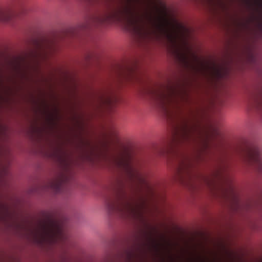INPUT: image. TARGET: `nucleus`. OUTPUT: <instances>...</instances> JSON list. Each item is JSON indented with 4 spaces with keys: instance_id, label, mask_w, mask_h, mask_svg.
<instances>
[{
    "instance_id": "f257e3e1",
    "label": "nucleus",
    "mask_w": 262,
    "mask_h": 262,
    "mask_svg": "<svg viewBox=\"0 0 262 262\" xmlns=\"http://www.w3.org/2000/svg\"><path fill=\"white\" fill-rule=\"evenodd\" d=\"M112 15L137 36H165L171 42L176 41V35L160 19L154 17L147 9L142 10L130 2L117 8Z\"/></svg>"
},
{
    "instance_id": "f03ea898",
    "label": "nucleus",
    "mask_w": 262,
    "mask_h": 262,
    "mask_svg": "<svg viewBox=\"0 0 262 262\" xmlns=\"http://www.w3.org/2000/svg\"><path fill=\"white\" fill-rule=\"evenodd\" d=\"M172 142L175 144H201L205 148L209 147L208 135L195 122L184 120L173 127Z\"/></svg>"
},
{
    "instance_id": "7ed1b4c3",
    "label": "nucleus",
    "mask_w": 262,
    "mask_h": 262,
    "mask_svg": "<svg viewBox=\"0 0 262 262\" xmlns=\"http://www.w3.org/2000/svg\"><path fill=\"white\" fill-rule=\"evenodd\" d=\"M139 203L134 201L117 199L108 201L107 207L110 212H117L124 216H136L140 215L141 210L145 205L144 199H140Z\"/></svg>"
},
{
    "instance_id": "20e7f679",
    "label": "nucleus",
    "mask_w": 262,
    "mask_h": 262,
    "mask_svg": "<svg viewBox=\"0 0 262 262\" xmlns=\"http://www.w3.org/2000/svg\"><path fill=\"white\" fill-rule=\"evenodd\" d=\"M39 226L38 232L45 239L57 242L67 238L62 225L54 219H49L41 223Z\"/></svg>"
},
{
    "instance_id": "39448f33",
    "label": "nucleus",
    "mask_w": 262,
    "mask_h": 262,
    "mask_svg": "<svg viewBox=\"0 0 262 262\" xmlns=\"http://www.w3.org/2000/svg\"><path fill=\"white\" fill-rule=\"evenodd\" d=\"M149 93L165 116L169 118H172L173 112L171 107L174 103L173 97L176 95L175 90L171 89L165 92L151 89L149 90Z\"/></svg>"
},
{
    "instance_id": "423d86ee",
    "label": "nucleus",
    "mask_w": 262,
    "mask_h": 262,
    "mask_svg": "<svg viewBox=\"0 0 262 262\" xmlns=\"http://www.w3.org/2000/svg\"><path fill=\"white\" fill-rule=\"evenodd\" d=\"M247 161L250 165L262 173V150L259 147L254 145L249 150Z\"/></svg>"
},
{
    "instance_id": "0eeeda50",
    "label": "nucleus",
    "mask_w": 262,
    "mask_h": 262,
    "mask_svg": "<svg viewBox=\"0 0 262 262\" xmlns=\"http://www.w3.org/2000/svg\"><path fill=\"white\" fill-rule=\"evenodd\" d=\"M118 163V164L120 167L126 169L132 176H135L138 177L139 181L141 183L145 184V180L141 176H140V174L138 173L137 172L134 171V170L130 165V164L127 159L123 157H119Z\"/></svg>"
},
{
    "instance_id": "6e6552de",
    "label": "nucleus",
    "mask_w": 262,
    "mask_h": 262,
    "mask_svg": "<svg viewBox=\"0 0 262 262\" xmlns=\"http://www.w3.org/2000/svg\"><path fill=\"white\" fill-rule=\"evenodd\" d=\"M249 101L252 105L258 109L262 110V97L257 95H252L250 96Z\"/></svg>"
},
{
    "instance_id": "1a4fd4ad",
    "label": "nucleus",
    "mask_w": 262,
    "mask_h": 262,
    "mask_svg": "<svg viewBox=\"0 0 262 262\" xmlns=\"http://www.w3.org/2000/svg\"><path fill=\"white\" fill-rule=\"evenodd\" d=\"M12 14L9 9H0V21L7 22L10 20Z\"/></svg>"
},
{
    "instance_id": "9d476101",
    "label": "nucleus",
    "mask_w": 262,
    "mask_h": 262,
    "mask_svg": "<svg viewBox=\"0 0 262 262\" xmlns=\"http://www.w3.org/2000/svg\"><path fill=\"white\" fill-rule=\"evenodd\" d=\"M113 101V98L108 95H103L100 96V101L102 105L111 106Z\"/></svg>"
},
{
    "instance_id": "9b49d317",
    "label": "nucleus",
    "mask_w": 262,
    "mask_h": 262,
    "mask_svg": "<svg viewBox=\"0 0 262 262\" xmlns=\"http://www.w3.org/2000/svg\"><path fill=\"white\" fill-rule=\"evenodd\" d=\"M51 186L55 192L58 193L61 189V183L59 181H57L52 184Z\"/></svg>"
},
{
    "instance_id": "f8f14e48",
    "label": "nucleus",
    "mask_w": 262,
    "mask_h": 262,
    "mask_svg": "<svg viewBox=\"0 0 262 262\" xmlns=\"http://www.w3.org/2000/svg\"><path fill=\"white\" fill-rule=\"evenodd\" d=\"M135 257V254L133 252H129L128 253V258H129V262H132V261L133 260V259L134 258V257Z\"/></svg>"
},
{
    "instance_id": "ddd939ff",
    "label": "nucleus",
    "mask_w": 262,
    "mask_h": 262,
    "mask_svg": "<svg viewBox=\"0 0 262 262\" xmlns=\"http://www.w3.org/2000/svg\"><path fill=\"white\" fill-rule=\"evenodd\" d=\"M230 189L231 193L232 194H234V190H233V188L232 187H230Z\"/></svg>"
},
{
    "instance_id": "4468645a",
    "label": "nucleus",
    "mask_w": 262,
    "mask_h": 262,
    "mask_svg": "<svg viewBox=\"0 0 262 262\" xmlns=\"http://www.w3.org/2000/svg\"><path fill=\"white\" fill-rule=\"evenodd\" d=\"M183 168V167H181L180 168V169H181L180 170H182Z\"/></svg>"
},
{
    "instance_id": "2eb2a0df",
    "label": "nucleus",
    "mask_w": 262,
    "mask_h": 262,
    "mask_svg": "<svg viewBox=\"0 0 262 262\" xmlns=\"http://www.w3.org/2000/svg\"><path fill=\"white\" fill-rule=\"evenodd\" d=\"M259 262H262V259Z\"/></svg>"
}]
</instances>
